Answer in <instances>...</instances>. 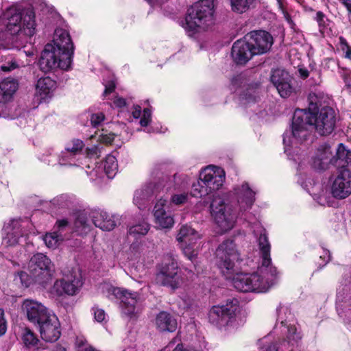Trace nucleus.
I'll use <instances>...</instances> for the list:
<instances>
[{
	"mask_svg": "<svg viewBox=\"0 0 351 351\" xmlns=\"http://www.w3.org/2000/svg\"><path fill=\"white\" fill-rule=\"evenodd\" d=\"M260 89L257 84L248 85L241 93L240 99L246 104L256 102L259 99Z\"/></svg>",
	"mask_w": 351,
	"mask_h": 351,
	"instance_id": "c756f323",
	"label": "nucleus"
},
{
	"mask_svg": "<svg viewBox=\"0 0 351 351\" xmlns=\"http://www.w3.org/2000/svg\"><path fill=\"white\" fill-rule=\"evenodd\" d=\"M308 100V109H298L293 117L291 134L298 143L307 139L310 134L308 127H313L321 136H328L334 131L336 125V113L332 108L324 107L317 112V95L309 94Z\"/></svg>",
	"mask_w": 351,
	"mask_h": 351,
	"instance_id": "f257e3e1",
	"label": "nucleus"
},
{
	"mask_svg": "<svg viewBox=\"0 0 351 351\" xmlns=\"http://www.w3.org/2000/svg\"><path fill=\"white\" fill-rule=\"evenodd\" d=\"M231 10L237 14H243L253 7L255 0H228Z\"/></svg>",
	"mask_w": 351,
	"mask_h": 351,
	"instance_id": "473e14b6",
	"label": "nucleus"
},
{
	"mask_svg": "<svg viewBox=\"0 0 351 351\" xmlns=\"http://www.w3.org/2000/svg\"><path fill=\"white\" fill-rule=\"evenodd\" d=\"M21 311L29 322L36 326L53 313L41 302L32 299L23 300Z\"/></svg>",
	"mask_w": 351,
	"mask_h": 351,
	"instance_id": "f8f14e48",
	"label": "nucleus"
},
{
	"mask_svg": "<svg viewBox=\"0 0 351 351\" xmlns=\"http://www.w3.org/2000/svg\"><path fill=\"white\" fill-rule=\"evenodd\" d=\"M84 146V144L82 141L80 139L73 140L71 143L66 145L65 148L66 152L62 153V158L60 159V164L65 165L64 162V158L67 157L69 154L70 156H74L80 153L82 150Z\"/></svg>",
	"mask_w": 351,
	"mask_h": 351,
	"instance_id": "72a5a7b5",
	"label": "nucleus"
},
{
	"mask_svg": "<svg viewBox=\"0 0 351 351\" xmlns=\"http://www.w3.org/2000/svg\"><path fill=\"white\" fill-rule=\"evenodd\" d=\"M201 179L204 180L209 194L219 189L225 180V173L223 169L217 167H206L201 173Z\"/></svg>",
	"mask_w": 351,
	"mask_h": 351,
	"instance_id": "dca6fc26",
	"label": "nucleus"
},
{
	"mask_svg": "<svg viewBox=\"0 0 351 351\" xmlns=\"http://www.w3.org/2000/svg\"><path fill=\"white\" fill-rule=\"evenodd\" d=\"M277 3L278 5V8L281 10L285 20L289 23H292L291 16L287 12V10L285 8V6L284 5V0H277Z\"/></svg>",
	"mask_w": 351,
	"mask_h": 351,
	"instance_id": "09e8293b",
	"label": "nucleus"
},
{
	"mask_svg": "<svg viewBox=\"0 0 351 351\" xmlns=\"http://www.w3.org/2000/svg\"><path fill=\"white\" fill-rule=\"evenodd\" d=\"M182 250L184 254L191 261H193L197 256V251L195 248V241L188 242L187 243H182Z\"/></svg>",
	"mask_w": 351,
	"mask_h": 351,
	"instance_id": "ea45409f",
	"label": "nucleus"
},
{
	"mask_svg": "<svg viewBox=\"0 0 351 351\" xmlns=\"http://www.w3.org/2000/svg\"><path fill=\"white\" fill-rule=\"evenodd\" d=\"M68 225V221L66 219L58 220L56 222L58 231H55L51 233L46 234L44 237L45 244L51 248L56 247L60 241L63 240L62 235L59 233Z\"/></svg>",
	"mask_w": 351,
	"mask_h": 351,
	"instance_id": "393cba45",
	"label": "nucleus"
},
{
	"mask_svg": "<svg viewBox=\"0 0 351 351\" xmlns=\"http://www.w3.org/2000/svg\"><path fill=\"white\" fill-rule=\"evenodd\" d=\"M114 104L118 107H123L125 106V100L123 98H117L114 100Z\"/></svg>",
	"mask_w": 351,
	"mask_h": 351,
	"instance_id": "052dcab7",
	"label": "nucleus"
},
{
	"mask_svg": "<svg viewBox=\"0 0 351 351\" xmlns=\"http://www.w3.org/2000/svg\"><path fill=\"white\" fill-rule=\"evenodd\" d=\"M204 180L201 179V175L199 174V178L196 183H193L192 185V189L191 194L192 196L195 197H202L209 194L208 191L203 184Z\"/></svg>",
	"mask_w": 351,
	"mask_h": 351,
	"instance_id": "4c0bfd02",
	"label": "nucleus"
},
{
	"mask_svg": "<svg viewBox=\"0 0 351 351\" xmlns=\"http://www.w3.org/2000/svg\"><path fill=\"white\" fill-rule=\"evenodd\" d=\"M104 170L108 178H112L115 176L118 170V165L117 159L114 156L108 155L106 157Z\"/></svg>",
	"mask_w": 351,
	"mask_h": 351,
	"instance_id": "e433bc0d",
	"label": "nucleus"
},
{
	"mask_svg": "<svg viewBox=\"0 0 351 351\" xmlns=\"http://www.w3.org/2000/svg\"><path fill=\"white\" fill-rule=\"evenodd\" d=\"M168 208L167 200L162 198L156 202L154 208L155 222L161 228H171L174 223L171 213L167 210Z\"/></svg>",
	"mask_w": 351,
	"mask_h": 351,
	"instance_id": "a211bd4d",
	"label": "nucleus"
},
{
	"mask_svg": "<svg viewBox=\"0 0 351 351\" xmlns=\"http://www.w3.org/2000/svg\"><path fill=\"white\" fill-rule=\"evenodd\" d=\"M82 285V282L80 278L73 275L66 276L60 280H57L55 284L56 287H61L62 292L69 295H75Z\"/></svg>",
	"mask_w": 351,
	"mask_h": 351,
	"instance_id": "5701e85b",
	"label": "nucleus"
},
{
	"mask_svg": "<svg viewBox=\"0 0 351 351\" xmlns=\"http://www.w3.org/2000/svg\"><path fill=\"white\" fill-rule=\"evenodd\" d=\"M238 306L236 298L227 300L225 304L213 306L208 313L209 322L219 328L228 326L234 321Z\"/></svg>",
	"mask_w": 351,
	"mask_h": 351,
	"instance_id": "9d476101",
	"label": "nucleus"
},
{
	"mask_svg": "<svg viewBox=\"0 0 351 351\" xmlns=\"http://www.w3.org/2000/svg\"><path fill=\"white\" fill-rule=\"evenodd\" d=\"M104 119L103 113L93 114L90 118V122L93 126H98Z\"/></svg>",
	"mask_w": 351,
	"mask_h": 351,
	"instance_id": "8fccbe9b",
	"label": "nucleus"
},
{
	"mask_svg": "<svg viewBox=\"0 0 351 351\" xmlns=\"http://www.w3.org/2000/svg\"><path fill=\"white\" fill-rule=\"evenodd\" d=\"M237 197V211L233 206L225 202L223 198L215 196L210 204L212 216L222 232L231 230L236 222L237 217L251 208L255 201V192L245 182L234 189Z\"/></svg>",
	"mask_w": 351,
	"mask_h": 351,
	"instance_id": "7ed1b4c3",
	"label": "nucleus"
},
{
	"mask_svg": "<svg viewBox=\"0 0 351 351\" xmlns=\"http://www.w3.org/2000/svg\"><path fill=\"white\" fill-rule=\"evenodd\" d=\"M325 14L321 11H318L316 13L315 20L317 21L319 27L325 25Z\"/></svg>",
	"mask_w": 351,
	"mask_h": 351,
	"instance_id": "603ef678",
	"label": "nucleus"
},
{
	"mask_svg": "<svg viewBox=\"0 0 351 351\" xmlns=\"http://www.w3.org/2000/svg\"><path fill=\"white\" fill-rule=\"evenodd\" d=\"M7 330V323L4 318V311L0 309V337L4 335Z\"/></svg>",
	"mask_w": 351,
	"mask_h": 351,
	"instance_id": "3c124183",
	"label": "nucleus"
},
{
	"mask_svg": "<svg viewBox=\"0 0 351 351\" xmlns=\"http://www.w3.org/2000/svg\"><path fill=\"white\" fill-rule=\"evenodd\" d=\"M150 5H160V0H146Z\"/></svg>",
	"mask_w": 351,
	"mask_h": 351,
	"instance_id": "69168bd1",
	"label": "nucleus"
},
{
	"mask_svg": "<svg viewBox=\"0 0 351 351\" xmlns=\"http://www.w3.org/2000/svg\"><path fill=\"white\" fill-rule=\"evenodd\" d=\"M279 349H281V348L278 347L276 344H271L268 346L267 351H278Z\"/></svg>",
	"mask_w": 351,
	"mask_h": 351,
	"instance_id": "e2e57ef3",
	"label": "nucleus"
},
{
	"mask_svg": "<svg viewBox=\"0 0 351 351\" xmlns=\"http://www.w3.org/2000/svg\"><path fill=\"white\" fill-rule=\"evenodd\" d=\"M156 326L161 332H173L177 328V321L170 313L161 311L156 317Z\"/></svg>",
	"mask_w": 351,
	"mask_h": 351,
	"instance_id": "b1692460",
	"label": "nucleus"
},
{
	"mask_svg": "<svg viewBox=\"0 0 351 351\" xmlns=\"http://www.w3.org/2000/svg\"><path fill=\"white\" fill-rule=\"evenodd\" d=\"M293 78L288 72L283 69L274 70L271 76V82L274 85L292 82Z\"/></svg>",
	"mask_w": 351,
	"mask_h": 351,
	"instance_id": "c9c22d12",
	"label": "nucleus"
},
{
	"mask_svg": "<svg viewBox=\"0 0 351 351\" xmlns=\"http://www.w3.org/2000/svg\"><path fill=\"white\" fill-rule=\"evenodd\" d=\"M188 197V193H186L174 194L171 197V202L176 205H180L185 203L187 201Z\"/></svg>",
	"mask_w": 351,
	"mask_h": 351,
	"instance_id": "a18cd8bd",
	"label": "nucleus"
},
{
	"mask_svg": "<svg viewBox=\"0 0 351 351\" xmlns=\"http://www.w3.org/2000/svg\"><path fill=\"white\" fill-rule=\"evenodd\" d=\"M154 193L152 184L138 189L135 191L134 195V202L139 208H141L144 205V202L149 199Z\"/></svg>",
	"mask_w": 351,
	"mask_h": 351,
	"instance_id": "2f4dec72",
	"label": "nucleus"
},
{
	"mask_svg": "<svg viewBox=\"0 0 351 351\" xmlns=\"http://www.w3.org/2000/svg\"><path fill=\"white\" fill-rule=\"evenodd\" d=\"M257 242L262 260L258 270L253 274H233L231 278L233 286L239 291L265 292L277 279L278 271L271 263V245L265 229L261 231Z\"/></svg>",
	"mask_w": 351,
	"mask_h": 351,
	"instance_id": "f03ea898",
	"label": "nucleus"
},
{
	"mask_svg": "<svg viewBox=\"0 0 351 351\" xmlns=\"http://www.w3.org/2000/svg\"><path fill=\"white\" fill-rule=\"evenodd\" d=\"M4 232L5 235L3 237V243L7 246L16 245L19 239L23 235L20 221L12 219L10 223L5 226Z\"/></svg>",
	"mask_w": 351,
	"mask_h": 351,
	"instance_id": "4be33fe9",
	"label": "nucleus"
},
{
	"mask_svg": "<svg viewBox=\"0 0 351 351\" xmlns=\"http://www.w3.org/2000/svg\"><path fill=\"white\" fill-rule=\"evenodd\" d=\"M20 66L19 62L15 58L10 56V57L8 58V60L1 64V69L3 71L9 72Z\"/></svg>",
	"mask_w": 351,
	"mask_h": 351,
	"instance_id": "37998d69",
	"label": "nucleus"
},
{
	"mask_svg": "<svg viewBox=\"0 0 351 351\" xmlns=\"http://www.w3.org/2000/svg\"><path fill=\"white\" fill-rule=\"evenodd\" d=\"M340 2L346 7L348 11L349 20L351 21V0H339Z\"/></svg>",
	"mask_w": 351,
	"mask_h": 351,
	"instance_id": "864d4df0",
	"label": "nucleus"
},
{
	"mask_svg": "<svg viewBox=\"0 0 351 351\" xmlns=\"http://www.w3.org/2000/svg\"><path fill=\"white\" fill-rule=\"evenodd\" d=\"M245 39L256 55L267 52L273 44L272 36L264 30L252 32L245 36Z\"/></svg>",
	"mask_w": 351,
	"mask_h": 351,
	"instance_id": "ddd939ff",
	"label": "nucleus"
},
{
	"mask_svg": "<svg viewBox=\"0 0 351 351\" xmlns=\"http://www.w3.org/2000/svg\"><path fill=\"white\" fill-rule=\"evenodd\" d=\"M71 55L68 53L62 55L56 47L51 44L45 45L38 60L40 69L44 73H48L59 68L67 70L71 64Z\"/></svg>",
	"mask_w": 351,
	"mask_h": 351,
	"instance_id": "0eeeda50",
	"label": "nucleus"
},
{
	"mask_svg": "<svg viewBox=\"0 0 351 351\" xmlns=\"http://www.w3.org/2000/svg\"><path fill=\"white\" fill-rule=\"evenodd\" d=\"M286 135H287V134H285V135H284V137H283V142H284V143H285V144H286V143H286V141H287V140H286Z\"/></svg>",
	"mask_w": 351,
	"mask_h": 351,
	"instance_id": "774afa93",
	"label": "nucleus"
},
{
	"mask_svg": "<svg viewBox=\"0 0 351 351\" xmlns=\"http://www.w3.org/2000/svg\"><path fill=\"white\" fill-rule=\"evenodd\" d=\"M334 155L330 145L323 144L319 145L312 158V165L317 170H326L330 165L334 166Z\"/></svg>",
	"mask_w": 351,
	"mask_h": 351,
	"instance_id": "f3484780",
	"label": "nucleus"
},
{
	"mask_svg": "<svg viewBox=\"0 0 351 351\" xmlns=\"http://www.w3.org/2000/svg\"><path fill=\"white\" fill-rule=\"evenodd\" d=\"M89 215L86 212L79 213L75 219L73 229L78 234H85L91 229Z\"/></svg>",
	"mask_w": 351,
	"mask_h": 351,
	"instance_id": "bb28decb",
	"label": "nucleus"
},
{
	"mask_svg": "<svg viewBox=\"0 0 351 351\" xmlns=\"http://www.w3.org/2000/svg\"><path fill=\"white\" fill-rule=\"evenodd\" d=\"M216 263L222 274L231 279L235 272V261L239 259V254L233 240L223 241L216 250Z\"/></svg>",
	"mask_w": 351,
	"mask_h": 351,
	"instance_id": "423d86ee",
	"label": "nucleus"
},
{
	"mask_svg": "<svg viewBox=\"0 0 351 351\" xmlns=\"http://www.w3.org/2000/svg\"><path fill=\"white\" fill-rule=\"evenodd\" d=\"M53 43V45L56 47V50H58L62 55L66 53H69L71 60H72L74 47L69 34L66 30L62 29H56Z\"/></svg>",
	"mask_w": 351,
	"mask_h": 351,
	"instance_id": "412c9836",
	"label": "nucleus"
},
{
	"mask_svg": "<svg viewBox=\"0 0 351 351\" xmlns=\"http://www.w3.org/2000/svg\"><path fill=\"white\" fill-rule=\"evenodd\" d=\"M292 82L274 85L282 97H288L293 91Z\"/></svg>",
	"mask_w": 351,
	"mask_h": 351,
	"instance_id": "79ce46f5",
	"label": "nucleus"
},
{
	"mask_svg": "<svg viewBox=\"0 0 351 351\" xmlns=\"http://www.w3.org/2000/svg\"><path fill=\"white\" fill-rule=\"evenodd\" d=\"M156 282L161 286L169 287L172 289H178L182 278L178 274V266L176 260L171 255L164 257L158 267L156 275Z\"/></svg>",
	"mask_w": 351,
	"mask_h": 351,
	"instance_id": "1a4fd4ad",
	"label": "nucleus"
},
{
	"mask_svg": "<svg viewBox=\"0 0 351 351\" xmlns=\"http://www.w3.org/2000/svg\"><path fill=\"white\" fill-rule=\"evenodd\" d=\"M18 88V83L14 79L6 78L0 83L1 101H10Z\"/></svg>",
	"mask_w": 351,
	"mask_h": 351,
	"instance_id": "a878e982",
	"label": "nucleus"
},
{
	"mask_svg": "<svg viewBox=\"0 0 351 351\" xmlns=\"http://www.w3.org/2000/svg\"><path fill=\"white\" fill-rule=\"evenodd\" d=\"M325 65L328 68H333L337 65L336 61L332 58H327L324 60Z\"/></svg>",
	"mask_w": 351,
	"mask_h": 351,
	"instance_id": "bf43d9fd",
	"label": "nucleus"
},
{
	"mask_svg": "<svg viewBox=\"0 0 351 351\" xmlns=\"http://www.w3.org/2000/svg\"><path fill=\"white\" fill-rule=\"evenodd\" d=\"M214 1L201 0L188 10L184 28L190 34L206 29L213 23Z\"/></svg>",
	"mask_w": 351,
	"mask_h": 351,
	"instance_id": "39448f33",
	"label": "nucleus"
},
{
	"mask_svg": "<svg viewBox=\"0 0 351 351\" xmlns=\"http://www.w3.org/2000/svg\"><path fill=\"white\" fill-rule=\"evenodd\" d=\"M149 229V226L147 223L143 221L138 224L132 226L129 229L130 235L135 237L145 235Z\"/></svg>",
	"mask_w": 351,
	"mask_h": 351,
	"instance_id": "58836bf2",
	"label": "nucleus"
},
{
	"mask_svg": "<svg viewBox=\"0 0 351 351\" xmlns=\"http://www.w3.org/2000/svg\"><path fill=\"white\" fill-rule=\"evenodd\" d=\"M37 326L39 327L41 338L45 341L54 342L60 338V324L55 314L51 313Z\"/></svg>",
	"mask_w": 351,
	"mask_h": 351,
	"instance_id": "2eb2a0df",
	"label": "nucleus"
},
{
	"mask_svg": "<svg viewBox=\"0 0 351 351\" xmlns=\"http://www.w3.org/2000/svg\"><path fill=\"white\" fill-rule=\"evenodd\" d=\"M5 26V30L12 36H16L21 43L16 45H23L27 38L35 34L36 21L35 14L30 8L20 10L16 7L8 8L0 18V25Z\"/></svg>",
	"mask_w": 351,
	"mask_h": 351,
	"instance_id": "20e7f679",
	"label": "nucleus"
},
{
	"mask_svg": "<svg viewBox=\"0 0 351 351\" xmlns=\"http://www.w3.org/2000/svg\"><path fill=\"white\" fill-rule=\"evenodd\" d=\"M334 166L337 168H343L351 162V152L346 149L343 144H339L334 156Z\"/></svg>",
	"mask_w": 351,
	"mask_h": 351,
	"instance_id": "cd10ccee",
	"label": "nucleus"
},
{
	"mask_svg": "<svg viewBox=\"0 0 351 351\" xmlns=\"http://www.w3.org/2000/svg\"><path fill=\"white\" fill-rule=\"evenodd\" d=\"M287 311L288 310L287 308H282V307L278 309L279 313H278V316L277 320H278V322H280V324L282 326H287V320L283 319V317L281 316L280 313L282 312H284L285 313V311Z\"/></svg>",
	"mask_w": 351,
	"mask_h": 351,
	"instance_id": "6e6d98bb",
	"label": "nucleus"
},
{
	"mask_svg": "<svg viewBox=\"0 0 351 351\" xmlns=\"http://www.w3.org/2000/svg\"><path fill=\"white\" fill-rule=\"evenodd\" d=\"M29 276L36 283L45 286L51 280L54 267L51 260L45 254L34 255L28 264Z\"/></svg>",
	"mask_w": 351,
	"mask_h": 351,
	"instance_id": "6e6552de",
	"label": "nucleus"
},
{
	"mask_svg": "<svg viewBox=\"0 0 351 351\" xmlns=\"http://www.w3.org/2000/svg\"><path fill=\"white\" fill-rule=\"evenodd\" d=\"M151 110L146 108L143 110V117L140 120V124L141 126H147L151 121Z\"/></svg>",
	"mask_w": 351,
	"mask_h": 351,
	"instance_id": "49530a36",
	"label": "nucleus"
},
{
	"mask_svg": "<svg viewBox=\"0 0 351 351\" xmlns=\"http://www.w3.org/2000/svg\"><path fill=\"white\" fill-rule=\"evenodd\" d=\"M106 296L110 299H118L123 312L132 315L135 313L136 305L140 300V295L137 292L130 291L125 288L115 287L112 285H105Z\"/></svg>",
	"mask_w": 351,
	"mask_h": 351,
	"instance_id": "9b49d317",
	"label": "nucleus"
},
{
	"mask_svg": "<svg viewBox=\"0 0 351 351\" xmlns=\"http://www.w3.org/2000/svg\"><path fill=\"white\" fill-rule=\"evenodd\" d=\"M53 351H66V350L62 346H57Z\"/></svg>",
	"mask_w": 351,
	"mask_h": 351,
	"instance_id": "338daca9",
	"label": "nucleus"
},
{
	"mask_svg": "<svg viewBox=\"0 0 351 351\" xmlns=\"http://www.w3.org/2000/svg\"><path fill=\"white\" fill-rule=\"evenodd\" d=\"M287 339H289V341L287 342L286 341H283L282 344L287 345L289 347L287 349L288 351H292L293 350V346L294 343H296L298 340H300L302 337L300 334V332H297V328L293 325H289L287 326ZM282 351H286L282 350Z\"/></svg>",
	"mask_w": 351,
	"mask_h": 351,
	"instance_id": "f704fd0d",
	"label": "nucleus"
},
{
	"mask_svg": "<svg viewBox=\"0 0 351 351\" xmlns=\"http://www.w3.org/2000/svg\"><path fill=\"white\" fill-rule=\"evenodd\" d=\"M114 88H115L114 83L113 82H110L108 85L106 86V88H105L104 94L106 95L108 94H110L114 91Z\"/></svg>",
	"mask_w": 351,
	"mask_h": 351,
	"instance_id": "4d7b16f0",
	"label": "nucleus"
},
{
	"mask_svg": "<svg viewBox=\"0 0 351 351\" xmlns=\"http://www.w3.org/2000/svg\"><path fill=\"white\" fill-rule=\"evenodd\" d=\"M331 193L339 199H345L351 194V173L349 170L340 171L332 183Z\"/></svg>",
	"mask_w": 351,
	"mask_h": 351,
	"instance_id": "4468645a",
	"label": "nucleus"
},
{
	"mask_svg": "<svg viewBox=\"0 0 351 351\" xmlns=\"http://www.w3.org/2000/svg\"><path fill=\"white\" fill-rule=\"evenodd\" d=\"M346 51H345V58L351 60V47L346 44Z\"/></svg>",
	"mask_w": 351,
	"mask_h": 351,
	"instance_id": "680f3d73",
	"label": "nucleus"
},
{
	"mask_svg": "<svg viewBox=\"0 0 351 351\" xmlns=\"http://www.w3.org/2000/svg\"><path fill=\"white\" fill-rule=\"evenodd\" d=\"M324 255H321L320 258H323L326 261V262H328L330 260V253L328 251H324Z\"/></svg>",
	"mask_w": 351,
	"mask_h": 351,
	"instance_id": "0e129e2a",
	"label": "nucleus"
},
{
	"mask_svg": "<svg viewBox=\"0 0 351 351\" xmlns=\"http://www.w3.org/2000/svg\"><path fill=\"white\" fill-rule=\"evenodd\" d=\"M141 114V108L140 106H136L132 111V116L134 119H138Z\"/></svg>",
	"mask_w": 351,
	"mask_h": 351,
	"instance_id": "13d9d810",
	"label": "nucleus"
},
{
	"mask_svg": "<svg viewBox=\"0 0 351 351\" xmlns=\"http://www.w3.org/2000/svg\"><path fill=\"white\" fill-rule=\"evenodd\" d=\"M93 311L94 314L95 319L98 322H102L106 319V313L101 308H98L97 307L93 308Z\"/></svg>",
	"mask_w": 351,
	"mask_h": 351,
	"instance_id": "de8ad7c7",
	"label": "nucleus"
},
{
	"mask_svg": "<svg viewBox=\"0 0 351 351\" xmlns=\"http://www.w3.org/2000/svg\"><path fill=\"white\" fill-rule=\"evenodd\" d=\"M92 223L103 230L110 231L117 226L115 217L109 215L106 212L101 210H93L90 214Z\"/></svg>",
	"mask_w": 351,
	"mask_h": 351,
	"instance_id": "aec40b11",
	"label": "nucleus"
},
{
	"mask_svg": "<svg viewBox=\"0 0 351 351\" xmlns=\"http://www.w3.org/2000/svg\"><path fill=\"white\" fill-rule=\"evenodd\" d=\"M199 238L198 233L191 226H182L178 234L177 240L180 243L193 242Z\"/></svg>",
	"mask_w": 351,
	"mask_h": 351,
	"instance_id": "7c9ffc66",
	"label": "nucleus"
},
{
	"mask_svg": "<svg viewBox=\"0 0 351 351\" xmlns=\"http://www.w3.org/2000/svg\"><path fill=\"white\" fill-rule=\"evenodd\" d=\"M23 341L27 346H35L37 344L38 339L36 338L35 334L29 328H25L23 330Z\"/></svg>",
	"mask_w": 351,
	"mask_h": 351,
	"instance_id": "a19ab883",
	"label": "nucleus"
},
{
	"mask_svg": "<svg viewBox=\"0 0 351 351\" xmlns=\"http://www.w3.org/2000/svg\"><path fill=\"white\" fill-rule=\"evenodd\" d=\"M114 139V134H102L101 135V141L106 143V144H110Z\"/></svg>",
	"mask_w": 351,
	"mask_h": 351,
	"instance_id": "5fc2aeb1",
	"label": "nucleus"
},
{
	"mask_svg": "<svg viewBox=\"0 0 351 351\" xmlns=\"http://www.w3.org/2000/svg\"><path fill=\"white\" fill-rule=\"evenodd\" d=\"M170 184L167 186V188H170L171 186V183L174 184V187L178 189H182L185 187L187 184V182L185 181L182 175L174 174V176L169 178Z\"/></svg>",
	"mask_w": 351,
	"mask_h": 351,
	"instance_id": "c03bdc74",
	"label": "nucleus"
},
{
	"mask_svg": "<svg viewBox=\"0 0 351 351\" xmlns=\"http://www.w3.org/2000/svg\"><path fill=\"white\" fill-rule=\"evenodd\" d=\"M56 84V82L49 77H41L36 84V93L40 95L42 98H45L53 90Z\"/></svg>",
	"mask_w": 351,
	"mask_h": 351,
	"instance_id": "c85d7f7f",
	"label": "nucleus"
},
{
	"mask_svg": "<svg viewBox=\"0 0 351 351\" xmlns=\"http://www.w3.org/2000/svg\"><path fill=\"white\" fill-rule=\"evenodd\" d=\"M256 55L245 39L237 40L232 47V56L234 61L239 64H243L248 62L253 56Z\"/></svg>",
	"mask_w": 351,
	"mask_h": 351,
	"instance_id": "6ab92c4d",
	"label": "nucleus"
}]
</instances>
